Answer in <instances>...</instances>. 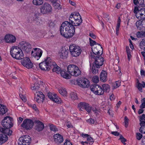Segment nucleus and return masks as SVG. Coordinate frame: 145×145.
<instances>
[{
  "label": "nucleus",
  "instance_id": "a211bd4d",
  "mask_svg": "<svg viewBox=\"0 0 145 145\" xmlns=\"http://www.w3.org/2000/svg\"><path fill=\"white\" fill-rule=\"evenodd\" d=\"M80 18H81V17L79 13L74 12L71 13L69 18V22H70L72 25L74 22V20H76L78 18L80 19Z\"/></svg>",
  "mask_w": 145,
  "mask_h": 145
},
{
  "label": "nucleus",
  "instance_id": "f3484780",
  "mask_svg": "<svg viewBox=\"0 0 145 145\" xmlns=\"http://www.w3.org/2000/svg\"><path fill=\"white\" fill-rule=\"evenodd\" d=\"M4 40L6 42L9 43H12L16 41L15 37L10 34L6 35L4 38Z\"/></svg>",
  "mask_w": 145,
  "mask_h": 145
},
{
  "label": "nucleus",
  "instance_id": "39448f33",
  "mask_svg": "<svg viewBox=\"0 0 145 145\" xmlns=\"http://www.w3.org/2000/svg\"><path fill=\"white\" fill-rule=\"evenodd\" d=\"M12 118L10 116L5 117L2 120L1 125L5 128H10L13 126Z\"/></svg>",
  "mask_w": 145,
  "mask_h": 145
},
{
  "label": "nucleus",
  "instance_id": "338daca9",
  "mask_svg": "<svg viewBox=\"0 0 145 145\" xmlns=\"http://www.w3.org/2000/svg\"><path fill=\"white\" fill-rule=\"evenodd\" d=\"M64 145H72L71 142L68 140H66V141L64 143Z\"/></svg>",
  "mask_w": 145,
  "mask_h": 145
},
{
  "label": "nucleus",
  "instance_id": "2eb2a0df",
  "mask_svg": "<svg viewBox=\"0 0 145 145\" xmlns=\"http://www.w3.org/2000/svg\"><path fill=\"white\" fill-rule=\"evenodd\" d=\"M98 45V46L95 47V46L92 48V50L93 53H91V58H94L95 57V56L101 54H100L99 48H102V47L99 44Z\"/></svg>",
  "mask_w": 145,
  "mask_h": 145
},
{
  "label": "nucleus",
  "instance_id": "72a5a7b5",
  "mask_svg": "<svg viewBox=\"0 0 145 145\" xmlns=\"http://www.w3.org/2000/svg\"><path fill=\"white\" fill-rule=\"evenodd\" d=\"M59 93L64 96H67V92L66 89L65 88H61L59 90Z\"/></svg>",
  "mask_w": 145,
  "mask_h": 145
},
{
  "label": "nucleus",
  "instance_id": "774afa93",
  "mask_svg": "<svg viewBox=\"0 0 145 145\" xmlns=\"http://www.w3.org/2000/svg\"><path fill=\"white\" fill-rule=\"evenodd\" d=\"M115 98V97L113 94H112L110 96V99L111 101H113Z\"/></svg>",
  "mask_w": 145,
  "mask_h": 145
},
{
  "label": "nucleus",
  "instance_id": "aec40b11",
  "mask_svg": "<svg viewBox=\"0 0 145 145\" xmlns=\"http://www.w3.org/2000/svg\"><path fill=\"white\" fill-rule=\"evenodd\" d=\"M33 50L35 52V53L33 54V57L37 60H38L42 56V51L41 50L38 48H34Z\"/></svg>",
  "mask_w": 145,
  "mask_h": 145
},
{
  "label": "nucleus",
  "instance_id": "603ef678",
  "mask_svg": "<svg viewBox=\"0 0 145 145\" xmlns=\"http://www.w3.org/2000/svg\"><path fill=\"white\" fill-rule=\"evenodd\" d=\"M29 106L30 107L32 108L33 109L35 110V111L37 112L38 111V110L37 107L36 105L35 104H29Z\"/></svg>",
  "mask_w": 145,
  "mask_h": 145
},
{
  "label": "nucleus",
  "instance_id": "f704fd0d",
  "mask_svg": "<svg viewBox=\"0 0 145 145\" xmlns=\"http://www.w3.org/2000/svg\"><path fill=\"white\" fill-rule=\"evenodd\" d=\"M54 99L52 101L55 103H57L58 104H61L63 103L61 99L59 98L60 100L58 98H57V95L56 94H54Z\"/></svg>",
  "mask_w": 145,
  "mask_h": 145
},
{
  "label": "nucleus",
  "instance_id": "7ed1b4c3",
  "mask_svg": "<svg viewBox=\"0 0 145 145\" xmlns=\"http://www.w3.org/2000/svg\"><path fill=\"white\" fill-rule=\"evenodd\" d=\"M69 50L72 57H76L79 56L82 52L81 48L74 44H72L69 46Z\"/></svg>",
  "mask_w": 145,
  "mask_h": 145
},
{
  "label": "nucleus",
  "instance_id": "a878e982",
  "mask_svg": "<svg viewBox=\"0 0 145 145\" xmlns=\"http://www.w3.org/2000/svg\"><path fill=\"white\" fill-rule=\"evenodd\" d=\"M142 84L139 82V81L138 80L137 82V88L141 92L142 91V88H144L145 87V82L143 81L142 82Z\"/></svg>",
  "mask_w": 145,
  "mask_h": 145
},
{
  "label": "nucleus",
  "instance_id": "f257e3e1",
  "mask_svg": "<svg viewBox=\"0 0 145 145\" xmlns=\"http://www.w3.org/2000/svg\"><path fill=\"white\" fill-rule=\"evenodd\" d=\"M10 52L12 57L17 59L20 60L24 58V55L22 51L18 46H12Z\"/></svg>",
  "mask_w": 145,
  "mask_h": 145
},
{
  "label": "nucleus",
  "instance_id": "473e14b6",
  "mask_svg": "<svg viewBox=\"0 0 145 145\" xmlns=\"http://www.w3.org/2000/svg\"><path fill=\"white\" fill-rule=\"evenodd\" d=\"M103 90L104 92H109L110 91V87L107 84H104L102 86Z\"/></svg>",
  "mask_w": 145,
  "mask_h": 145
},
{
  "label": "nucleus",
  "instance_id": "1a4fd4ad",
  "mask_svg": "<svg viewBox=\"0 0 145 145\" xmlns=\"http://www.w3.org/2000/svg\"><path fill=\"white\" fill-rule=\"evenodd\" d=\"M40 12L43 14L50 13L52 11V7L48 3H44L40 8Z\"/></svg>",
  "mask_w": 145,
  "mask_h": 145
},
{
  "label": "nucleus",
  "instance_id": "052dcab7",
  "mask_svg": "<svg viewBox=\"0 0 145 145\" xmlns=\"http://www.w3.org/2000/svg\"><path fill=\"white\" fill-rule=\"evenodd\" d=\"M67 30H63V29L60 30V33L61 35L63 37H64L65 33H66Z\"/></svg>",
  "mask_w": 145,
  "mask_h": 145
},
{
  "label": "nucleus",
  "instance_id": "864d4df0",
  "mask_svg": "<svg viewBox=\"0 0 145 145\" xmlns=\"http://www.w3.org/2000/svg\"><path fill=\"white\" fill-rule=\"evenodd\" d=\"M87 141L89 142V144L90 145L92 144L94 142L93 139L91 137L89 136L87 138Z\"/></svg>",
  "mask_w": 145,
  "mask_h": 145
},
{
  "label": "nucleus",
  "instance_id": "c85d7f7f",
  "mask_svg": "<svg viewBox=\"0 0 145 145\" xmlns=\"http://www.w3.org/2000/svg\"><path fill=\"white\" fill-rule=\"evenodd\" d=\"M139 121H140V125L141 127H143L145 124V115L144 114H142L140 116Z\"/></svg>",
  "mask_w": 145,
  "mask_h": 145
},
{
  "label": "nucleus",
  "instance_id": "b1692460",
  "mask_svg": "<svg viewBox=\"0 0 145 145\" xmlns=\"http://www.w3.org/2000/svg\"><path fill=\"white\" fill-rule=\"evenodd\" d=\"M100 80L103 82H105L107 80V73L105 71H102L100 74Z\"/></svg>",
  "mask_w": 145,
  "mask_h": 145
},
{
  "label": "nucleus",
  "instance_id": "09e8293b",
  "mask_svg": "<svg viewBox=\"0 0 145 145\" xmlns=\"http://www.w3.org/2000/svg\"><path fill=\"white\" fill-rule=\"evenodd\" d=\"M121 23V19L120 17L118 18V19L117 24L116 26V31H119V28L120 27V25Z\"/></svg>",
  "mask_w": 145,
  "mask_h": 145
},
{
  "label": "nucleus",
  "instance_id": "e433bc0d",
  "mask_svg": "<svg viewBox=\"0 0 145 145\" xmlns=\"http://www.w3.org/2000/svg\"><path fill=\"white\" fill-rule=\"evenodd\" d=\"M120 83L119 81H117L112 83V89L117 88L120 86Z\"/></svg>",
  "mask_w": 145,
  "mask_h": 145
},
{
  "label": "nucleus",
  "instance_id": "412c9836",
  "mask_svg": "<svg viewBox=\"0 0 145 145\" xmlns=\"http://www.w3.org/2000/svg\"><path fill=\"white\" fill-rule=\"evenodd\" d=\"M36 124L35 129L36 130L40 131H42L44 128L43 123L39 120H36L35 121Z\"/></svg>",
  "mask_w": 145,
  "mask_h": 145
},
{
  "label": "nucleus",
  "instance_id": "69168bd1",
  "mask_svg": "<svg viewBox=\"0 0 145 145\" xmlns=\"http://www.w3.org/2000/svg\"><path fill=\"white\" fill-rule=\"evenodd\" d=\"M111 133L116 136H118L120 135L119 133L117 131H112Z\"/></svg>",
  "mask_w": 145,
  "mask_h": 145
},
{
  "label": "nucleus",
  "instance_id": "4468645a",
  "mask_svg": "<svg viewBox=\"0 0 145 145\" xmlns=\"http://www.w3.org/2000/svg\"><path fill=\"white\" fill-rule=\"evenodd\" d=\"M75 31V29L73 25L67 30L66 33L65 34L64 37L68 39L72 37L74 35Z\"/></svg>",
  "mask_w": 145,
  "mask_h": 145
},
{
  "label": "nucleus",
  "instance_id": "bf43d9fd",
  "mask_svg": "<svg viewBox=\"0 0 145 145\" xmlns=\"http://www.w3.org/2000/svg\"><path fill=\"white\" fill-rule=\"evenodd\" d=\"M87 121L90 124H93L95 123V120H94L92 118H89V119H88L87 120Z\"/></svg>",
  "mask_w": 145,
  "mask_h": 145
},
{
  "label": "nucleus",
  "instance_id": "cd10ccee",
  "mask_svg": "<svg viewBox=\"0 0 145 145\" xmlns=\"http://www.w3.org/2000/svg\"><path fill=\"white\" fill-rule=\"evenodd\" d=\"M53 67L52 71L54 72H56L57 73H59V72L60 73L61 71V68L57 65L56 63V64L53 65L51 67V68Z\"/></svg>",
  "mask_w": 145,
  "mask_h": 145
},
{
  "label": "nucleus",
  "instance_id": "5fc2aeb1",
  "mask_svg": "<svg viewBox=\"0 0 145 145\" xmlns=\"http://www.w3.org/2000/svg\"><path fill=\"white\" fill-rule=\"evenodd\" d=\"M129 120L127 116H125L124 118V123L126 127H128V121Z\"/></svg>",
  "mask_w": 145,
  "mask_h": 145
},
{
  "label": "nucleus",
  "instance_id": "c756f323",
  "mask_svg": "<svg viewBox=\"0 0 145 145\" xmlns=\"http://www.w3.org/2000/svg\"><path fill=\"white\" fill-rule=\"evenodd\" d=\"M68 52L67 50H62L60 53L61 58L63 59L66 58L68 56Z\"/></svg>",
  "mask_w": 145,
  "mask_h": 145
},
{
  "label": "nucleus",
  "instance_id": "0eeeda50",
  "mask_svg": "<svg viewBox=\"0 0 145 145\" xmlns=\"http://www.w3.org/2000/svg\"><path fill=\"white\" fill-rule=\"evenodd\" d=\"M31 138L28 135L23 136L18 140L19 145H29L30 143Z\"/></svg>",
  "mask_w": 145,
  "mask_h": 145
},
{
  "label": "nucleus",
  "instance_id": "ea45409f",
  "mask_svg": "<svg viewBox=\"0 0 145 145\" xmlns=\"http://www.w3.org/2000/svg\"><path fill=\"white\" fill-rule=\"evenodd\" d=\"M136 26L137 28L139 30H141L142 27H143V26H142V24L141 22V20L138 21L136 24Z\"/></svg>",
  "mask_w": 145,
  "mask_h": 145
},
{
  "label": "nucleus",
  "instance_id": "6e6552de",
  "mask_svg": "<svg viewBox=\"0 0 145 145\" xmlns=\"http://www.w3.org/2000/svg\"><path fill=\"white\" fill-rule=\"evenodd\" d=\"M34 125V122L31 119H25L21 124V127L26 130H29L32 129Z\"/></svg>",
  "mask_w": 145,
  "mask_h": 145
},
{
  "label": "nucleus",
  "instance_id": "0e129e2a",
  "mask_svg": "<svg viewBox=\"0 0 145 145\" xmlns=\"http://www.w3.org/2000/svg\"><path fill=\"white\" fill-rule=\"evenodd\" d=\"M139 46L140 48L141 49H143V48L144 49V46H145V45L143 43V42L141 41L140 43Z\"/></svg>",
  "mask_w": 145,
  "mask_h": 145
},
{
  "label": "nucleus",
  "instance_id": "9d476101",
  "mask_svg": "<svg viewBox=\"0 0 145 145\" xmlns=\"http://www.w3.org/2000/svg\"><path fill=\"white\" fill-rule=\"evenodd\" d=\"M102 54V53H101L100 55L95 56V57L93 58L95 59V61L93 64L95 65V67L97 68H100V66H101L103 64V58L101 56Z\"/></svg>",
  "mask_w": 145,
  "mask_h": 145
},
{
  "label": "nucleus",
  "instance_id": "58836bf2",
  "mask_svg": "<svg viewBox=\"0 0 145 145\" xmlns=\"http://www.w3.org/2000/svg\"><path fill=\"white\" fill-rule=\"evenodd\" d=\"M99 68H97L95 67V65H94L93 64V65L91 67V70L93 74H96L98 72V69Z\"/></svg>",
  "mask_w": 145,
  "mask_h": 145
},
{
  "label": "nucleus",
  "instance_id": "4be33fe9",
  "mask_svg": "<svg viewBox=\"0 0 145 145\" xmlns=\"http://www.w3.org/2000/svg\"><path fill=\"white\" fill-rule=\"evenodd\" d=\"M73 25L70 22H69L68 21H65L63 22L61 24L60 26V29L61 30L63 29L65 30H67L72 26Z\"/></svg>",
  "mask_w": 145,
  "mask_h": 145
},
{
  "label": "nucleus",
  "instance_id": "79ce46f5",
  "mask_svg": "<svg viewBox=\"0 0 145 145\" xmlns=\"http://www.w3.org/2000/svg\"><path fill=\"white\" fill-rule=\"evenodd\" d=\"M139 10L138 7L136 6L135 7L133 11L134 13L135 14L136 17L139 19H140V16H138V11H139Z\"/></svg>",
  "mask_w": 145,
  "mask_h": 145
},
{
  "label": "nucleus",
  "instance_id": "393cba45",
  "mask_svg": "<svg viewBox=\"0 0 145 145\" xmlns=\"http://www.w3.org/2000/svg\"><path fill=\"white\" fill-rule=\"evenodd\" d=\"M8 137L7 136L4 134H0V145L5 142L8 140Z\"/></svg>",
  "mask_w": 145,
  "mask_h": 145
},
{
  "label": "nucleus",
  "instance_id": "13d9d810",
  "mask_svg": "<svg viewBox=\"0 0 145 145\" xmlns=\"http://www.w3.org/2000/svg\"><path fill=\"white\" fill-rule=\"evenodd\" d=\"M120 139L121 140V142L123 143L127 141V140L121 135H120Z\"/></svg>",
  "mask_w": 145,
  "mask_h": 145
},
{
  "label": "nucleus",
  "instance_id": "a19ab883",
  "mask_svg": "<svg viewBox=\"0 0 145 145\" xmlns=\"http://www.w3.org/2000/svg\"><path fill=\"white\" fill-rule=\"evenodd\" d=\"M87 103L84 102H80L78 104V107L80 108V110H82L81 109H84Z\"/></svg>",
  "mask_w": 145,
  "mask_h": 145
},
{
  "label": "nucleus",
  "instance_id": "20e7f679",
  "mask_svg": "<svg viewBox=\"0 0 145 145\" xmlns=\"http://www.w3.org/2000/svg\"><path fill=\"white\" fill-rule=\"evenodd\" d=\"M67 71L71 75L77 77L80 74L81 72L77 66L73 65H69L67 67Z\"/></svg>",
  "mask_w": 145,
  "mask_h": 145
},
{
  "label": "nucleus",
  "instance_id": "49530a36",
  "mask_svg": "<svg viewBox=\"0 0 145 145\" xmlns=\"http://www.w3.org/2000/svg\"><path fill=\"white\" fill-rule=\"evenodd\" d=\"M84 109H85L88 113L90 112L91 110V107L87 103L86 104Z\"/></svg>",
  "mask_w": 145,
  "mask_h": 145
},
{
  "label": "nucleus",
  "instance_id": "ddd939ff",
  "mask_svg": "<svg viewBox=\"0 0 145 145\" xmlns=\"http://www.w3.org/2000/svg\"><path fill=\"white\" fill-rule=\"evenodd\" d=\"M21 63L22 65L27 69H31L33 67V64L28 57H25Z\"/></svg>",
  "mask_w": 145,
  "mask_h": 145
},
{
  "label": "nucleus",
  "instance_id": "7c9ffc66",
  "mask_svg": "<svg viewBox=\"0 0 145 145\" xmlns=\"http://www.w3.org/2000/svg\"><path fill=\"white\" fill-rule=\"evenodd\" d=\"M7 111L6 106L4 105H0V114L3 115Z\"/></svg>",
  "mask_w": 145,
  "mask_h": 145
},
{
  "label": "nucleus",
  "instance_id": "680f3d73",
  "mask_svg": "<svg viewBox=\"0 0 145 145\" xmlns=\"http://www.w3.org/2000/svg\"><path fill=\"white\" fill-rule=\"evenodd\" d=\"M89 36L93 39H95L96 38V36L92 32H90L89 34Z\"/></svg>",
  "mask_w": 145,
  "mask_h": 145
},
{
  "label": "nucleus",
  "instance_id": "a18cd8bd",
  "mask_svg": "<svg viewBox=\"0 0 145 145\" xmlns=\"http://www.w3.org/2000/svg\"><path fill=\"white\" fill-rule=\"evenodd\" d=\"M39 88V85L38 84H33L31 86V89L32 90L38 89Z\"/></svg>",
  "mask_w": 145,
  "mask_h": 145
},
{
  "label": "nucleus",
  "instance_id": "4c0bfd02",
  "mask_svg": "<svg viewBox=\"0 0 145 145\" xmlns=\"http://www.w3.org/2000/svg\"><path fill=\"white\" fill-rule=\"evenodd\" d=\"M82 22V20L81 18H80V19L78 18L76 20H74L73 23L74 24V25L75 26H79L80 24Z\"/></svg>",
  "mask_w": 145,
  "mask_h": 145
},
{
  "label": "nucleus",
  "instance_id": "6ab92c4d",
  "mask_svg": "<svg viewBox=\"0 0 145 145\" xmlns=\"http://www.w3.org/2000/svg\"><path fill=\"white\" fill-rule=\"evenodd\" d=\"M53 137L55 142L58 144H60L63 141V136L59 134H54Z\"/></svg>",
  "mask_w": 145,
  "mask_h": 145
},
{
  "label": "nucleus",
  "instance_id": "423d86ee",
  "mask_svg": "<svg viewBox=\"0 0 145 145\" xmlns=\"http://www.w3.org/2000/svg\"><path fill=\"white\" fill-rule=\"evenodd\" d=\"M90 89L91 91L95 94L100 95L104 93V91L102 87L96 84L91 85L90 86Z\"/></svg>",
  "mask_w": 145,
  "mask_h": 145
},
{
  "label": "nucleus",
  "instance_id": "3c124183",
  "mask_svg": "<svg viewBox=\"0 0 145 145\" xmlns=\"http://www.w3.org/2000/svg\"><path fill=\"white\" fill-rule=\"evenodd\" d=\"M89 40L90 45L91 46H94V45H98L99 44L98 43H97L95 41L92 40L91 38H89Z\"/></svg>",
  "mask_w": 145,
  "mask_h": 145
},
{
  "label": "nucleus",
  "instance_id": "2f4dec72",
  "mask_svg": "<svg viewBox=\"0 0 145 145\" xmlns=\"http://www.w3.org/2000/svg\"><path fill=\"white\" fill-rule=\"evenodd\" d=\"M60 73L61 76L63 78L67 79H69L70 78L71 76H69V74L65 71H61Z\"/></svg>",
  "mask_w": 145,
  "mask_h": 145
},
{
  "label": "nucleus",
  "instance_id": "bb28decb",
  "mask_svg": "<svg viewBox=\"0 0 145 145\" xmlns=\"http://www.w3.org/2000/svg\"><path fill=\"white\" fill-rule=\"evenodd\" d=\"M145 8H142L140 10L138 13V16H140V19L142 20L143 18H145Z\"/></svg>",
  "mask_w": 145,
  "mask_h": 145
},
{
  "label": "nucleus",
  "instance_id": "de8ad7c7",
  "mask_svg": "<svg viewBox=\"0 0 145 145\" xmlns=\"http://www.w3.org/2000/svg\"><path fill=\"white\" fill-rule=\"evenodd\" d=\"M71 98L73 100H76L78 99L76 94L74 92H71Z\"/></svg>",
  "mask_w": 145,
  "mask_h": 145
},
{
  "label": "nucleus",
  "instance_id": "e2e57ef3",
  "mask_svg": "<svg viewBox=\"0 0 145 145\" xmlns=\"http://www.w3.org/2000/svg\"><path fill=\"white\" fill-rule=\"evenodd\" d=\"M19 95L20 98H21V99L24 102H25L26 101V99L25 97H24L22 94H20Z\"/></svg>",
  "mask_w": 145,
  "mask_h": 145
},
{
  "label": "nucleus",
  "instance_id": "dca6fc26",
  "mask_svg": "<svg viewBox=\"0 0 145 145\" xmlns=\"http://www.w3.org/2000/svg\"><path fill=\"white\" fill-rule=\"evenodd\" d=\"M37 93V96H35L34 98L35 101H36L38 103L43 102L44 99V95L43 94L42 92L38 91L36 92Z\"/></svg>",
  "mask_w": 145,
  "mask_h": 145
},
{
  "label": "nucleus",
  "instance_id": "c9c22d12",
  "mask_svg": "<svg viewBox=\"0 0 145 145\" xmlns=\"http://www.w3.org/2000/svg\"><path fill=\"white\" fill-rule=\"evenodd\" d=\"M43 0H33V3L35 5H40L43 3Z\"/></svg>",
  "mask_w": 145,
  "mask_h": 145
},
{
  "label": "nucleus",
  "instance_id": "4d7b16f0",
  "mask_svg": "<svg viewBox=\"0 0 145 145\" xmlns=\"http://www.w3.org/2000/svg\"><path fill=\"white\" fill-rule=\"evenodd\" d=\"M136 135L137 138L138 140H140L142 137V135L138 133H137Z\"/></svg>",
  "mask_w": 145,
  "mask_h": 145
},
{
  "label": "nucleus",
  "instance_id": "5701e85b",
  "mask_svg": "<svg viewBox=\"0 0 145 145\" xmlns=\"http://www.w3.org/2000/svg\"><path fill=\"white\" fill-rule=\"evenodd\" d=\"M10 128H3L0 127V132L5 134L10 135H11L12 131L10 129Z\"/></svg>",
  "mask_w": 145,
  "mask_h": 145
},
{
  "label": "nucleus",
  "instance_id": "c03bdc74",
  "mask_svg": "<svg viewBox=\"0 0 145 145\" xmlns=\"http://www.w3.org/2000/svg\"><path fill=\"white\" fill-rule=\"evenodd\" d=\"M49 127H50V129L52 131L56 132L58 131V129L53 124H49Z\"/></svg>",
  "mask_w": 145,
  "mask_h": 145
},
{
  "label": "nucleus",
  "instance_id": "9b49d317",
  "mask_svg": "<svg viewBox=\"0 0 145 145\" xmlns=\"http://www.w3.org/2000/svg\"><path fill=\"white\" fill-rule=\"evenodd\" d=\"M21 48L27 53L30 52L32 48L31 44L27 42L22 41L20 43Z\"/></svg>",
  "mask_w": 145,
  "mask_h": 145
},
{
  "label": "nucleus",
  "instance_id": "6e6d98bb",
  "mask_svg": "<svg viewBox=\"0 0 145 145\" xmlns=\"http://www.w3.org/2000/svg\"><path fill=\"white\" fill-rule=\"evenodd\" d=\"M139 131L142 133H145V124L143 127H141L139 129Z\"/></svg>",
  "mask_w": 145,
  "mask_h": 145
},
{
  "label": "nucleus",
  "instance_id": "f8f14e48",
  "mask_svg": "<svg viewBox=\"0 0 145 145\" xmlns=\"http://www.w3.org/2000/svg\"><path fill=\"white\" fill-rule=\"evenodd\" d=\"M89 81L85 78H81L77 81V84L80 87L84 88H88L89 86Z\"/></svg>",
  "mask_w": 145,
  "mask_h": 145
},
{
  "label": "nucleus",
  "instance_id": "f03ea898",
  "mask_svg": "<svg viewBox=\"0 0 145 145\" xmlns=\"http://www.w3.org/2000/svg\"><path fill=\"white\" fill-rule=\"evenodd\" d=\"M56 64L54 62H53L52 59L49 57L47 58L45 61L39 64V67L42 70L48 71L51 68L52 65Z\"/></svg>",
  "mask_w": 145,
  "mask_h": 145
},
{
  "label": "nucleus",
  "instance_id": "8fccbe9b",
  "mask_svg": "<svg viewBox=\"0 0 145 145\" xmlns=\"http://www.w3.org/2000/svg\"><path fill=\"white\" fill-rule=\"evenodd\" d=\"M92 81L94 83H98L99 81V79L98 76H94L92 78Z\"/></svg>",
  "mask_w": 145,
  "mask_h": 145
},
{
  "label": "nucleus",
  "instance_id": "37998d69",
  "mask_svg": "<svg viewBox=\"0 0 145 145\" xmlns=\"http://www.w3.org/2000/svg\"><path fill=\"white\" fill-rule=\"evenodd\" d=\"M53 5L55 9H58V10L61 9V6L57 2L54 3H53Z\"/></svg>",
  "mask_w": 145,
  "mask_h": 145
}]
</instances>
